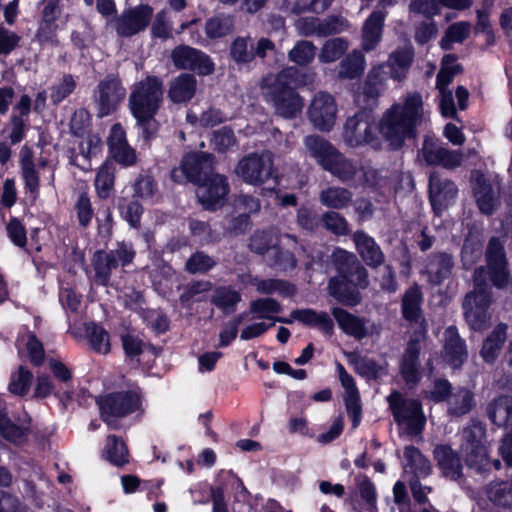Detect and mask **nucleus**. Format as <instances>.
<instances>
[{
    "instance_id": "obj_13",
    "label": "nucleus",
    "mask_w": 512,
    "mask_h": 512,
    "mask_svg": "<svg viewBox=\"0 0 512 512\" xmlns=\"http://www.w3.org/2000/svg\"><path fill=\"white\" fill-rule=\"evenodd\" d=\"M337 116V105L333 96L327 92L314 95L308 108L311 123L321 131H329L334 126Z\"/></svg>"
},
{
    "instance_id": "obj_33",
    "label": "nucleus",
    "mask_w": 512,
    "mask_h": 512,
    "mask_svg": "<svg viewBox=\"0 0 512 512\" xmlns=\"http://www.w3.org/2000/svg\"><path fill=\"white\" fill-rule=\"evenodd\" d=\"M420 343L411 340L406 348L401 364V375L407 383H416L420 379V364L418 361Z\"/></svg>"
},
{
    "instance_id": "obj_62",
    "label": "nucleus",
    "mask_w": 512,
    "mask_h": 512,
    "mask_svg": "<svg viewBox=\"0 0 512 512\" xmlns=\"http://www.w3.org/2000/svg\"><path fill=\"white\" fill-rule=\"evenodd\" d=\"M270 266H273L281 271H289L295 268L296 259L292 253L288 251H281L280 247H273L269 252V260L267 261Z\"/></svg>"
},
{
    "instance_id": "obj_24",
    "label": "nucleus",
    "mask_w": 512,
    "mask_h": 512,
    "mask_svg": "<svg viewBox=\"0 0 512 512\" xmlns=\"http://www.w3.org/2000/svg\"><path fill=\"white\" fill-rule=\"evenodd\" d=\"M472 182L478 208L484 214H492L498 206V192L479 172L472 174Z\"/></svg>"
},
{
    "instance_id": "obj_54",
    "label": "nucleus",
    "mask_w": 512,
    "mask_h": 512,
    "mask_svg": "<svg viewBox=\"0 0 512 512\" xmlns=\"http://www.w3.org/2000/svg\"><path fill=\"white\" fill-rule=\"evenodd\" d=\"M341 181H349L354 178L357 167L340 152L325 169Z\"/></svg>"
},
{
    "instance_id": "obj_16",
    "label": "nucleus",
    "mask_w": 512,
    "mask_h": 512,
    "mask_svg": "<svg viewBox=\"0 0 512 512\" xmlns=\"http://www.w3.org/2000/svg\"><path fill=\"white\" fill-rule=\"evenodd\" d=\"M458 195V188L455 183L442 177L437 172H432L429 177V199L433 210L441 214L446 208L452 205Z\"/></svg>"
},
{
    "instance_id": "obj_7",
    "label": "nucleus",
    "mask_w": 512,
    "mask_h": 512,
    "mask_svg": "<svg viewBox=\"0 0 512 512\" xmlns=\"http://www.w3.org/2000/svg\"><path fill=\"white\" fill-rule=\"evenodd\" d=\"M235 173L246 184L263 185L277 174L273 154L269 151L250 153L239 160Z\"/></svg>"
},
{
    "instance_id": "obj_30",
    "label": "nucleus",
    "mask_w": 512,
    "mask_h": 512,
    "mask_svg": "<svg viewBox=\"0 0 512 512\" xmlns=\"http://www.w3.org/2000/svg\"><path fill=\"white\" fill-rule=\"evenodd\" d=\"M353 240L358 253L367 265L376 267L384 262V255L372 237L358 231L354 233Z\"/></svg>"
},
{
    "instance_id": "obj_5",
    "label": "nucleus",
    "mask_w": 512,
    "mask_h": 512,
    "mask_svg": "<svg viewBox=\"0 0 512 512\" xmlns=\"http://www.w3.org/2000/svg\"><path fill=\"white\" fill-rule=\"evenodd\" d=\"M333 256L341 275L330 280L329 291L339 301L348 302V282L355 286L365 287L368 284V274L353 253L336 249Z\"/></svg>"
},
{
    "instance_id": "obj_9",
    "label": "nucleus",
    "mask_w": 512,
    "mask_h": 512,
    "mask_svg": "<svg viewBox=\"0 0 512 512\" xmlns=\"http://www.w3.org/2000/svg\"><path fill=\"white\" fill-rule=\"evenodd\" d=\"M387 401L398 425L411 433H418L423 429L425 417L417 400L404 398L395 391L387 397Z\"/></svg>"
},
{
    "instance_id": "obj_3",
    "label": "nucleus",
    "mask_w": 512,
    "mask_h": 512,
    "mask_svg": "<svg viewBox=\"0 0 512 512\" xmlns=\"http://www.w3.org/2000/svg\"><path fill=\"white\" fill-rule=\"evenodd\" d=\"M297 74L296 68L287 67L277 74L266 75L260 84L264 100L284 118L294 117L303 108V100L295 91V87L300 85Z\"/></svg>"
},
{
    "instance_id": "obj_55",
    "label": "nucleus",
    "mask_w": 512,
    "mask_h": 512,
    "mask_svg": "<svg viewBox=\"0 0 512 512\" xmlns=\"http://www.w3.org/2000/svg\"><path fill=\"white\" fill-rule=\"evenodd\" d=\"M486 495L497 506H512V482L491 483L486 489Z\"/></svg>"
},
{
    "instance_id": "obj_32",
    "label": "nucleus",
    "mask_w": 512,
    "mask_h": 512,
    "mask_svg": "<svg viewBox=\"0 0 512 512\" xmlns=\"http://www.w3.org/2000/svg\"><path fill=\"white\" fill-rule=\"evenodd\" d=\"M20 165L25 188L35 200L39 195V175L33 162L32 150L26 146L20 151Z\"/></svg>"
},
{
    "instance_id": "obj_39",
    "label": "nucleus",
    "mask_w": 512,
    "mask_h": 512,
    "mask_svg": "<svg viewBox=\"0 0 512 512\" xmlns=\"http://www.w3.org/2000/svg\"><path fill=\"white\" fill-rule=\"evenodd\" d=\"M366 66V60L361 51L353 50L347 54L339 65V78L354 79L362 75Z\"/></svg>"
},
{
    "instance_id": "obj_46",
    "label": "nucleus",
    "mask_w": 512,
    "mask_h": 512,
    "mask_svg": "<svg viewBox=\"0 0 512 512\" xmlns=\"http://www.w3.org/2000/svg\"><path fill=\"white\" fill-rule=\"evenodd\" d=\"M473 406V393L467 389H459L448 398V411L454 416H461L468 413Z\"/></svg>"
},
{
    "instance_id": "obj_29",
    "label": "nucleus",
    "mask_w": 512,
    "mask_h": 512,
    "mask_svg": "<svg viewBox=\"0 0 512 512\" xmlns=\"http://www.w3.org/2000/svg\"><path fill=\"white\" fill-rule=\"evenodd\" d=\"M414 52L411 47L398 48L390 53L386 62L389 68L390 78L395 81H403L412 65Z\"/></svg>"
},
{
    "instance_id": "obj_53",
    "label": "nucleus",
    "mask_w": 512,
    "mask_h": 512,
    "mask_svg": "<svg viewBox=\"0 0 512 512\" xmlns=\"http://www.w3.org/2000/svg\"><path fill=\"white\" fill-rule=\"evenodd\" d=\"M115 169L112 163L105 162L98 170L95 178V188L100 198L109 197L114 186Z\"/></svg>"
},
{
    "instance_id": "obj_63",
    "label": "nucleus",
    "mask_w": 512,
    "mask_h": 512,
    "mask_svg": "<svg viewBox=\"0 0 512 512\" xmlns=\"http://www.w3.org/2000/svg\"><path fill=\"white\" fill-rule=\"evenodd\" d=\"M118 206L122 217L129 225L134 228L138 227L142 215L141 205L135 200L128 201L123 198L119 201Z\"/></svg>"
},
{
    "instance_id": "obj_64",
    "label": "nucleus",
    "mask_w": 512,
    "mask_h": 512,
    "mask_svg": "<svg viewBox=\"0 0 512 512\" xmlns=\"http://www.w3.org/2000/svg\"><path fill=\"white\" fill-rule=\"evenodd\" d=\"M76 88V82L71 75H64L51 89V101L54 104L62 102Z\"/></svg>"
},
{
    "instance_id": "obj_57",
    "label": "nucleus",
    "mask_w": 512,
    "mask_h": 512,
    "mask_svg": "<svg viewBox=\"0 0 512 512\" xmlns=\"http://www.w3.org/2000/svg\"><path fill=\"white\" fill-rule=\"evenodd\" d=\"M240 301V293L230 287L217 288L212 297V302L226 313L233 312Z\"/></svg>"
},
{
    "instance_id": "obj_11",
    "label": "nucleus",
    "mask_w": 512,
    "mask_h": 512,
    "mask_svg": "<svg viewBox=\"0 0 512 512\" xmlns=\"http://www.w3.org/2000/svg\"><path fill=\"white\" fill-rule=\"evenodd\" d=\"M374 136V119L366 110L348 118L344 125L343 140L350 147L368 144L374 139Z\"/></svg>"
},
{
    "instance_id": "obj_21",
    "label": "nucleus",
    "mask_w": 512,
    "mask_h": 512,
    "mask_svg": "<svg viewBox=\"0 0 512 512\" xmlns=\"http://www.w3.org/2000/svg\"><path fill=\"white\" fill-rule=\"evenodd\" d=\"M108 147L112 157L123 166L136 163V152L126 140V133L120 124H114L110 130Z\"/></svg>"
},
{
    "instance_id": "obj_44",
    "label": "nucleus",
    "mask_w": 512,
    "mask_h": 512,
    "mask_svg": "<svg viewBox=\"0 0 512 512\" xmlns=\"http://www.w3.org/2000/svg\"><path fill=\"white\" fill-rule=\"evenodd\" d=\"M461 71L460 65L454 54H447L443 57L440 71L437 74L436 88L438 90L448 89L454 77Z\"/></svg>"
},
{
    "instance_id": "obj_20",
    "label": "nucleus",
    "mask_w": 512,
    "mask_h": 512,
    "mask_svg": "<svg viewBox=\"0 0 512 512\" xmlns=\"http://www.w3.org/2000/svg\"><path fill=\"white\" fill-rule=\"evenodd\" d=\"M443 358L454 369L466 361L468 351L465 340L459 335L455 326H449L443 333Z\"/></svg>"
},
{
    "instance_id": "obj_59",
    "label": "nucleus",
    "mask_w": 512,
    "mask_h": 512,
    "mask_svg": "<svg viewBox=\"0 0 512 512\" xmlns=\"http://www.w3.org/2000/svg\"><path fill=\"white\" fill-rule=\"evenodd\" d=\"M234 21L230 16H216L206 22L205 32L209 38H220L233 30Z\"/></svg>"
},
{
    "instance_id": "obj_56",
    "label": "nucleus",
    "mask_w": 512,
    "mask_h": 512,
    "mask_svg": "<svg viewBox=\"0 0 512 512\" xmlns=\"http://www.w3.org/2000/svg\"><path fill=\"white\" fill-rule=\"evenodd\" d=\"M404 457L407 460V466L417 475L425 477L431 472V464L421 452L414 446H407L404 449Z\"/></svg>"
},
{
    "instance_id": "obj_48",
    "label": "nucleus",
    "mask_w": 512,
    "mask_h": 512,
    "mask_svg": "<svg viewBox=\"0 0 512 512\" xmlns=\"http://www.w3.org/2000/svg\"><path fill=\"white\" fill-rule=\"evenodd\" d=\"M279 237L276 231L256 232L250 240V249L259 254H265L266 260H269V252L273 247H279Z\"/></svg>"
},
{
    "instance_id": "obj_58",
    "label": "nucleus",
    "mask_w": 512,
    "mask_h": 512,
    "mask_svg": "<svg viewBox=\"0 0 512 512\" xmlns=\"http://www.w3.org/2000/svg\"><path fill=\"white\" fill-rule=\"evenodd\" d=\"M33 375L25 367L20 366L18 370L11 375L8 390L14 395H26L30 389Z\"/></svg>"
},
{
    "instance_id": "obj_50",
    "label": "nucleus",
    "mask_w": 512,
    "mask_h": 512,
    "mask_svg": "<svg viewBox=\"0 0 512 512\" xmlns=\"http://www.w3.org/2000/svg\"><path fill=\"white\" fill-rule=\"evenodd\" d=\"M316 56V46L307 40H299L288 52L290 62L298 66L310 64Z\"/></svg>"
},
{
    "instance_id": "obj_47",
    "label": "nucleus",
    "mask_w": 512,
    "mask_h": 512,
    "mask_svg": "<svg viewBox=\"0 0 512 512\" xmlns=\"http://www.w3.org/2000/svg\"><path fill=\"white\" fill-rule=\"evenodd\" d=\"M86 337L91 348L100 354H107L110 351V338L107 331L95 323L85 326Z\"/></svg>"
},
{
    "instance_id": "obj_37",
    "label": "nucleus",
    "mask_w": 512,
    "mask_h": 512,
    "mask_svg": "<svg viewBox=\"0 0 512 512\" xmlns=\"http://www.w3.org/2000/svg\"><path fill=\"white\" fill-rule=\"evenodd\" d=\"M507 326L497 325L490 335L484 340L480 351L481 357L487 363H493L499 355V352L507 338Z\"/></svg>"
},
{
    "instance_id": "obj_12",
    "label": "nucleus",
    "mask_w": 512,
    "mask_h": 512,
    "mask_svg": "<svg viewBox=\"0 0 512 512\" xmlns=\"http://www.w3.org/2000/svg\"><path fill=\"white\" fill-rule=\"evenodd\" d=\"M152 15L153 9L149 5L126 9L114 20L116 33L121 37L134 36L147 28Z\"/></svg>"
},
{
    "instance_id": "obj_14",
    "label": "nucleus",
    "mask_w": 512,
    "mask_h": 512,
    "mask_svg": "<svg viewBox=\"0 0 512 512\" xmlns=\"http://www.w3.org/2000/svg\"><path fill=\"white\" fill-rule=\"evenodd\" d=\"M174 65L179 69L193 70L199 75H209L214 71V63L204 52L190 46L176 47L171 54Z\"/></svg>"
},
{
    "instance_id": "obj_49",
    "label": "nucleus",
    "mask_w": 512,
    "mask_h": 512,
    "mask_svg": "<svg viewBox=\"0 0 512 512\" xmlns=\"http://www.w3.org/2000/svg\"><path fill=\"white\" fill-rule=\"evenodd\" d=\"M351 200V192L342 187H330L323 190L320 194L321 203L334 209H343L347 207Z\"/></svg>"
},
{
    "instance_id": "obj_42",
    "label": "nucleus",
    "mask_w": 512,
    "mask_h": 512,
    "mask_svg": "<svg viewBox=\"0 0 512 512\" xmlns=\"http://www.w3.org/2000/svg\"><path fill=\"white\" fill-rule=\"evenodd\" d=\"M282 311V307L273 298H258L252 300L249 304V312L257 319L269 321L271 323L275 315Z\"/></svg>"
},
{
    "instance_id": "obj_51",
    "label": "nucleus",
    "mask_w": 512,
    "mask_h": 512,
    "mask_svg": "<svg viewBox=\"0 0 512 512\" xmlns=\"http://www.w3.org/2000/svg\"><path fill=\"white\" fill-rule=\"evenodd\" d=\"M103 456L115 466H122L128 462L127 448L124 442L116 436L107 438Z\"/></svg>"
},
{
    "instance_id": "obj_26",
    "label": "nucleus",
    "mask_w": 512,
    "mask_h": 512,
    "mask_svg": "<svg viewBox=\"0 0 512 512\" xmlns=\"http://www.w3.org/2000/svg\"><path fill=\"white\" fill-rule=\"evenodd\" d=\"M387 13L383 10H374L362 28V49L365 52L374 50L382 38L383 26Z\"/></svg>"
},
{
    "instance_id": "obj_15",
    "label": "nucleus",
    "mask_w": 512,
    "mask_h": 512,
    "mask_svg": "<svg viewBox=\"0 0 512 512\" xmlns=\"http://www.w3.org/2000/svg\"><path fill=\"white\" fill-rule=\"evenodd\" d=\"M228 192L229 184L226 177L213 174L198 186L196 195L205 209L213 210L223 205Z\"/></svg>"
},
{
    "instance_id": "obj_22",
    "label": "nucleus",
    "mask_w": 512,
    "mask_h": 512,
    "mask_svg": "<svg viewBox=\"0 0 512 512\" xmlns=\"http://www.w3.org/2000/svg\"><path fill=\"white\" fill-rule=\"evenodd\" d=\"M337 371L342 387L345 390L344 402L347 413L352 417L353 428H356L361 421V404L358 389L353 377L347 373L343 365L337 364Z\"/></svg>"
},
{
    "instance_id": "obj_34",
    "label": "nucleus",
    "mask_w": 512,
    "mask_h": 512,
    "mask_svg": "<svg viewBox=\"0 0 512 512\" xmlns=\"http://www.w3.org/2000/svg\"><path fill=\"white\" fill-rule=\"evenodd\" d=\"M290 317L304 325L316 327L324 333L333 331L334 323L326 312H317L313 309H296Z\"/></svg>"
},
{
    "instance_id": "obj_23",
    "label": "nucleus",
    "mask_w": 512,
    "mask_h": 512,
    "mask_svg": "<svg viewBox=\"0 0 512 512\" xmlns=\"http://www.w3.org/2000/svg\"><path fill=\"white\" fill-rule=\"evenodd\" d=\"M434 459L442 475L457 481L463 475V466L458 454L446 444H438L433 450Z\"/></svg>"
},
{
    "instance_id": "obj_17",
    "label": "nucleus",
    "mask_w": 512,
    "mask_h": 512,
    "mask_svg": "<svg viewBox=\"0 0 512 512\" xmlns=\"http://www.w3.org/2000/svg\"><path fill=\"white\" fill-rule=\"evenodd\" d=\"M295 26L300 35L318 37L341 33L349 28L348 22L342 17H329L324 20L304 17L300 18Z\"/></svg>"
},
{
    "instance_id": "obj_8",
    "label": "nucleus",
    "mask_w": 512,
    "mask_h": 512,
    "mask_svg": "<svg viewBox=\"0 0 512 512\" xmlns=\"http://www.w3.org/2000/svg\"><path fill=\"white\" fill-rule=\"evenodd\" d=\"M104 422L116 428V420L134 412L140 405L139 393L135 390L111 393L98 400Z\"/></svg>"
},
{
    "instance_id": "obj_19",
    "label": "nucleus",
    "mask_w": 512,
    "mask_h": 512,
    "mask_svg": "<svg viewBox=\"0 0 512 512\" xmlns=\"http://www.w3.org/2000/svg\"><path fill=\"white\" fill-rule=\"evenodd\" d=\"M124 96L125 89L119 80L107 78L101 81L95 92L98 116L105 117L113 113Z\"/></svg>"
},
{
    "instance_id": "obj_4",
    "label": "nucleus",
    "mask_w": 512,
    "mask_h": 512,
    "mask_svg": "<svg viewBox=\"0 0 512 512\" xmlns=\"http://www.w3.org/2000/svg\"><path fill=\"white\" fill-rule=\"evenodd\" d=\"M163 99V83L155 76H147L134 84L129 96V107L146 139L156 130L154 116Z\"/></svg>"
},
{
    "instance_id": "obj_1",
    "label": "nucleus",
    "mask_w": 512,
    "mask_h": 512,
    "mask_svg": "<svg viewBox=\"0 0 512 512\" xmlns=\"http://www.w3.org/2000/svg\"><path fill=\"white\" fill-rule=\"evenodd\" d=\"M486 260V267L475 270V288L466 295L463 302L465 319L473 330L484 329L490 320L488 307L492 301V295L487 287V281H491L500 289L506 287L510 281L503 244L498 239L492 238L489 241Z\"/></svg>"
},
{
    "instance_id": "obj_43",
    "label": "nucleus",
    "mask_w": 512,
    "mask_h": 512,
    "mask_svg": "<svg viewBox=\"0 0 512 512\" xmlns=\"http://www.w3.org/2000/svg\"><path fill=\"white\" fill-rule=\"evenodd\" d=\"M95 281L101 285H106L110 279L111 271L118 267V261L115 254L98 251L95 254Z\"/></svg>"
},
{
    "instance_id": "obj_61",
    "label": "nucleus",
    "mask_w": 512,
    "mask_h": 512,
    "mask_svg": "<svg viewBox=\"0 0 512 512\" xmlns=\"http://www.w3.org/2000/svg\"><path fill=\"white\" fill-rule=\"evenodd\" d=\"M409 12L421 14L426 18H433L441 14V0H411Z\"/></svg>"
},
{
    "instance_id": "obj_41",
    "label": "nucleus",
    "mask_w": 512,
    "mask_h": 512,
    "mask_svg": "<svg viewBox=\"0 0 512 512\" xmlns=\"http://www.w3.org/2000/svg\"><path fill=\"white\" fill-rule=\"evenodd\" d=\"M251 285L261 294H279L282 296H292L295 292L294 286L284 280L279 279H260L258 277H249Z\"/></svg>"
},
{
    "instance_id": "obj_6",
    "label": "nucleus",
    "mask_w": 512,
    "mask_h": 512,
    "mask_svg": "<svg viewBox=\"0 0 512 512\" xmlns=\"http://www.w3.org/2000/svg\"><path fill=\"white\" fill-rule=\"evenodd\" d=\"M459 436V453L466 465L477 472L486 471L490 467V458L484 425L472 422L463 428Z\"/></svg>"
},
{
    "instance_id": "obj_10",
    "label": "nucleus",
    "mask_w": 512,
    "mask_h": 512,
    "mask_svg": "<svg viewBox=\"0 0 512 512\" xmlns=\"http://www.w3.org/2000/svg\"><path fill=\"white\" fill-rule=\"evenodd\" d=\"M212 157L204 152L187 154L180 166L171 172V177L175 182H200L209 177L208 173L212 169Z\"/></svg>"
},
{
    "instance_id": "obj_45",
    "label": "nucleus",
    "mask_w": 512,
    "mask_h": 512,
    "mask_svg": "<svg viewBox=\"0 0 512 512\" xmlns=\"http://www.w3.org/2000/svg\"><path fill=\"white\" fill-rule=\"evenodd\" d=\"M349 47V43L346 39L336 37L327 40L318 54V60L321 63H333L341 58Z\"/></svg>"
},
{
    "instance_id": "obj_2",
    "label": "nucleus",
    "mask_w": 512,
    "mask_h": 512,
    "mask_svg": "<svg viewBox=\"0 0 512 512\" xmlns=\"http://www.w3.org/2000/svg\"><path fill=\"white\" fill-rule=\"evenodd\" d=\"M425 118L424 102L419 92H409L400 101L387 109L379 123V132L397 149L406 138L413 137L415 130Z\"/></svg>"
},
{
    "instance_id": "obj_35",
    "label": "nucleus",
    "mask_w": 512,
    "mask_h": 512,
    "mask_svg": "<svg viewBox=\"0 0 512 512\" xmlns=\"http://www.w3.org/2000/svg\"><path fill=\"white\" fill-rule=\"evenodd\" d=\"M490 420L499 427L512 424V396L500 395L494 398L487 407Z\"/></svg>"
},
{
    "instance_id": "obj_25",
    "label": "nucleus",
    "mask_w": 512,
    "mask_h": 512,
    "mask_svg": "<svg viewBox=\"0 0 512 512\" xmlns=\"http://www.w3.org/2000/svg\"><path fill=\"white\" fill-rule=\"evenodd\" d=\"M61 14L58 0H45L36 37L41 43H53L56 37L55 21Z\"/></svg>"
},
{
    "instance_id": "obj_28",
    "label": "nucleus",
    "mask_w": 512,
    "mask_h": 512,
    "mask_svg": "<svg viewBox=\"0 0 512 512\" xmlns=\"http://www.w3.org/2000/svg\"><path fill=\"white\" fill-rule=\"evenodd\" d=\"M196 90V78L191 74L182 73L170 82L168 98L173 103H186L194 97Z\"/></svg>"
},
{
    "instance_id": "obj_52",
    "label": "nucleus",
    "mask_w": 512,
    "mask_h": 512,
    "mask_svg": "<svg viewBox=\"0 0 512 512\" xmlns=\"http://www.w3.org/2000/svg\"><path fill=\"white\" fill-rule=\"evenodd\" d=\"M471 32V24L466 21L456 22L450 25L440 41L444 50H450L454 43H462Z\"/></svg>"
},
{
    "instance_id": "obj_36",
    "label": "nucleus",
    "mask_w": 512,
    "mask_h": 512,
    "mask_svg": "<svg viewBox=\"0 0 512 512\" xmlns=\"http://www.w3.org/2000/svg\"><path fill=\"white\" fill-rule=\"evenodd\" d=\"M386 67V63L377 64L368 72L363 87V94L368 99L374 100L383 92L386 82L390 78Z\"/></svg>"
},
{
    "instance_id": "obj_27",
    "label": "nucleus",
    "mask_w": 512,
    "mask_h": 512,
    "mask_svg": "<svg viewBox=\"0 0 512 512\" xmlns=\"http://www.w3.org/2000/svg\"><path fill=\"white\" fill-rule=\"evenodd\" d=\"M304 146L308 154L314 158L323 169L328 167L339 152L329 141L318 135L305 137Z\"/></svg>"
},
{
    "instance_id": "obj_18",
    "label": "nucleus",
    "mask_w": 512,
    "mask_h": 512,
    "mask_svg": "<svg viewBox=\"0 0 512 512\" xmlns=\"http://www.w3.org/2000/svg\"><path fill=\"white\" fill-rule=\"evenodd\" d=\"M422 156L428 165L441 166L448 170L460 167L464 161V154L461 151L450 150L428 139L423 143Z\"/></svg>"
},
{
    "instance_id": "obj_40",
    "label": "nucleus",
    "mask_w": 512,
    "mask_h": 512,
    "mask_svg": "<svg viewBox=\"0 0 512 512\" xmlns=\"http://www.w3.org/2000/svg\"><path fill=\"white\" fill-rule=\"evenodd\" d=\"M422 298L420 288L416 285L405 292L402 298V314L406 320L417 322L421 318Z\"/></svg>"
},
{
    "instance_id": "obj_31",
    "label": "nucleus",
    "mask_w": 512,
    "mask_h": 512,
    "mask_svg": "<svg viewBox=\"0 0 512 512\" xmlns=\"http://www.w3.org/2000/svg\"><path fill=\"white\" fill-rule=\"evenodd\" d=\"M452 268V257L447 253H438L428 259L423 273L427 275L430 283L440 284L444 279L449 277Z\"/></svg>"
},
{
    "instance_id": "obj_60",
    "label": "nucleus",
    "mask_w": 512,
    "mask_h": 512,
    "mask_svg": "<svg viewBox=\"0 0 512 512\" xmlns=\"http://www.w3.org/2000/svg\"><path fill=\"white\" fill-rule=\"evenodd\" d=\"M232 59L238 63H249L254 59V53L248 37L236 38L230 47Z\"/></svg>"
},
{
    "instance_id": "obj_38",
    "label": "nucleus",
    "mask_w": 512,
    "mask_h": 512,
    "mask_svg": "<svg viewBox=\"0 0 512 512\" xmlns=\"http://www.w3.org/2000/svg\"><path fill=\"white\" fill-rule=\"evenodd\" d=\"M332 315L336 319L339 327L348 335L356 339H363L367 335L364 321L341 308H334Z\"/></svg>"
}]
</instances>
